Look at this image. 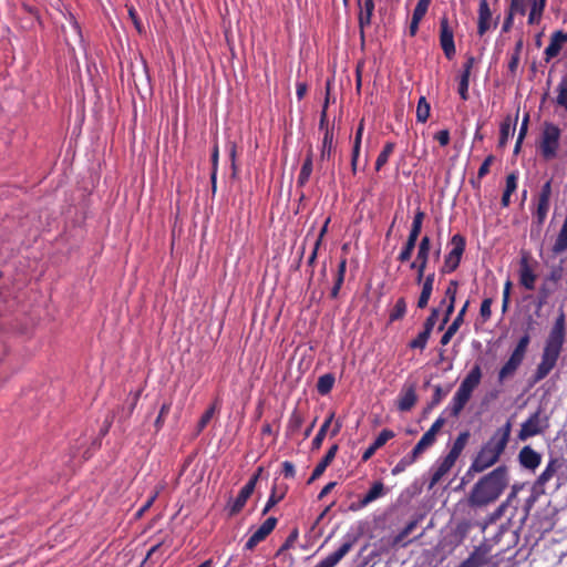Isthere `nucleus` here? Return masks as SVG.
Segmentation results:
<instances>
[{"label":"nucleus","instance_id":"24","mask_svg":"<svg viewBox=\"0 0 567 567\" xmlns=\"http://www.w3.org/2000/svg\"><path fill=\"white\" fill-rule=\"evenodd\" d=\"M434 277V274H430L425 277L422 291L417 301V307L421 309L427 306V302L433 291Z\"/></svg>","mask_w":567,"mask_h":567},{"label":"nucleus","instance_id":"54","mask_svg":"<svg viewBox=\"0 0 567 567\" xmlns=\"http://www.w3.org/2000/svg\"><path fill=\"white\" fill-rule=\"evenodd\" d=\"M169 409H171V404H168V403H165L162 405V408L159 410V414L154 423L157 431L162 427V425L164 423V416L169 412Z\"/></svg>","mask_w":567,"mask_h":567},{"label":"nucleus","instance_id":"13","mask_svg":"<svg viewBox=\"0 0 567 567\" xmlns=\"http://www.w3.org/2000/svg\"><path fill=\"white\" fill-rule=\"evenodd\" d=\"M542 432L539 414H533L526 422L522 424L518 437L522 441Z\"/></svg>","mask_w":567,"mask_h":567},{"label":"nucleus","instance_id":"17","mask_svg":"<svg viewBox=\"0 0 567 567\" xmlns=\"http://www.w3.org/2000/svg\"><path fill=\"white\" fill-rule=\"evenodd\" d=\"M353 543H344L337 551L329 555L315 567H334L352 548Z\"/></svg>","mask_w":567,"mask_h":567},{"label":"nucleus","instance_id":"23","mask_svg":"<svg viewBox=\"0 0 567 567\" xmlns=\"http://www.w3.org/2000/svg\"><path fill=\"white\" fill-rule=\"evenodd\" d=\"M481 378V368L478 365H475L466 375V378L462 381L460 388L472 394L473 390L480 384Z\"/></svg>","mask_w":567,"mask_h":567},{"label":"nucleus","instance_id":"7","mask_svg":"<svg viewBox=\"0 0 567 567\" xmlns=\"http://www.w3.org/2000/svg\"><path fill=\"white\" fill-rule=\"evenodd\" d=\"M61 14L64 18V22L61 23V30L64 34L65 42L70 48L74 49L75 45L82 43L81 30L72 16L66 17L62 12Z\"/></svg>","mask_w":567,"mask_h":567},{"label":"nucleus","instance_id":"38","mask_svg":"<svg viewBox=\"0 0 567 567\" xmlns=\"http://www.w3.org/2000/svg\"><path fill=\"white\" fill-rule=\"evenodd\" d=\"M393 150H394V144L386 143L383 151L380 153V155L377 158V163H375L377 171H380L381 167L385 165V163L388 162V158L391 155V153L393 152Z\"/></svg>","mask_w":567,"mask_h":567},{"label":"nucleus","instance_id":"63","mask_svg":"<svg viewBox=\"0 0 567 567\" xmlns=\"http://www.w3.org/2000/svg\"><path fill=\"white\" fill-rule=\"evenodd\" d=\"M445 423V420L443 417H439L433 424L432 426L430 427V430L427 431V433H432V436L435 439L436 437V434L440 432V430L442 429V426L444 425Z\"/></svg>","mask_w":567,"mask_h":567},{"label":"nucleus","instance_id":"59","mask_svg":"<svg viewBox=\"0 0 567 567\" xmlns=\"http://www.w3.org/2000/svg\"><path fill=\"white\" fill-rule=\"evenodd\" d=\"M493 161H494V157L492 155H489L485 158V161L483 162V164L481 165V167L478 169V178H482L483 176H485L488 173L489 166L493 163Z\"/></svg>","mask_w":567,"mask_h":567},{"label":"nucleus","instance_id":"26","mask_svg":"<svg viewBox=\"0 0 567 567\" xmlns=\"http://www.w3.org/2000/svg\"><path fill=\"white\" fill-rule=\"evenodd\" d=\"M384 493V485L382 482H375L367 495L360 501V507H365L371 502L381 497Z\"/></svg>","mask_w":567,"mask_h":567},{"label":"nucleus","instance_id":"36","mask_svg":"<svg viewBox=\"0 0 567 567\" xmlns=\"http://www.w3.org/2000/svg\"><path fill=\"white\" fill-rule=\"evenodd\" d=\"M311 172H312V158H311V154H309L301 167V172L298 177V184L305 185L307 183V181L309 179Z\"/></svg>","mask_w":567,"mask_h":567},{"label":"nucleus","instance_id":"43","mask_svg":"<svg viewBox=\"0 0 567 567\" xmlns=\"http://www.w3.org/2000/svg\"><path fill=\"white\" fill-rule=\"evenodd\" d=\"M430 3L431 0H419L413 11L412 18H415V20H422L429 9Z\"/></svg>","mask_w":567,"mask_h":567},{"label":"nucleus","instance_id":"14","mask_svg":"<svg viewBox=\"0 0 567 567\" xmlns=\"http://www.w3.org/2000/svg\"><path fill=\"white\" fill-rule=\"evenodd\" d=\"M567 42V33L556 31L551 34L550 43L545 50L546 60H550L558 55L561 47Z\"/></svg>","mask_w":567,"mask_h":567},{"label":"nucleus","instance_id":"2","mask_svg":"<svg viewBox=\"0 0 567 567\" xmlns=\"http://www.w3.org/2000/svg\"><path fill=\"white\" fill-rule=\"evenodd\" d=\"M565 312L560 310L546 340L542 360L532 380L533 384L545 379L555 368L565 341Z\"/></svg>","mask_w":567,"mask_h":567},{"label":"nucleus","instance_id":"61","mask_svg":"<svg viewBox=\"0 0 567 567\" xmlns=\"http://www.w3.org/2000/svg\"><path fill=\"white\" fill-rule=\"evenodd\" d=\"M445 394H446V392H444L440 385H436L434 389V395L432 398L430 406H434V405L439 404Z\"/></svg>","mask_w":567,"mask_h":567},{"label":"nucleus","instance_id":"55","mask_svg":"<svg viewBox=\"0 0 567 567\" xmlns=\"http://www.w3.org/2000/svg\"><path fill=\"white\" fill-rule=\"evenodd\" d=\"M128 17L130 19L132 20L135 29L137 30L138 33H143L144 31V28L143 25L141 24L138 18H137V14H136V11L133 7H128Z\"/></svg>","mask_w":567,"mask_h":567},{"label":"nucleus","instance_id":"4","mask_svg":"<svg viewBox=\"0 0 567 567\" xmlns=\"http://www.w3.org/2000/svg\"><path fill=\"white\" fill-rule=\"evenodd\" d=\"M560 131L554 124H546L542 138V154L549 159L556 155Z\"/></svg>","mask_w":567,"mask_h":567},{"label":"nucleus","instance_id":"18","mask_svg":"<svg viewBox=\"0 0 567 567\" xmlns=\"http://www.w3.org/2000/svg\"><path fill=\"white\" fill-rule=\"evenodd\" d=\"M523 359L524 358H522L515 353H512L511 358L503 365V368L501 369V371L498 373L499 382H504L506 379L513 377L515 371L517 370V368L520 365Z\"/></svg>","mask_w":567,"mask_h":567},{"label":"nucleus","instance_id":"64","mask_svg":"<svg viewBox=\"0 0 567 567\" xmlns=\"http://www.w3.org/2000/svg\"><path fill=\"white\" fill-rule=\"evenodd\" d=\"M445 423V420L443 417H439L433 424L432 426L430 427V430L427 431V433H432V436L435 439L436 437V434L440 432V430L442 429V426L444 425Z\"/></svg>","mask_w":567,"mask_h":567},{"label":"nucleus","instance_id":"12","mask_svg":"<svg viewBox=\"0 0 567 567\" xmlns=\"http://www.w3.org/2000/svg\"><path fill=\"white\" fill-rule=\"evenodd\" d=\"M550 195H551V186H550V182H547L543 185L542 192H540L539 198H538V205H537V212H536L538 224H543V221L545 220V218L547 216V213L549 209Z\"/></svg>","mask_w":567,"mask_h":567},{"label":"nucleus","instance_id":"58","mask_svg":"<svg viewBox=\"0 0 567 567\" xmlns=\"http://www.w3.org/2000/svg\"><path fill=\"white\" fill-rule=\"evenodd\" d=\"M297 538H298V530L293 529L291 532V534L288 536V538L286 539L285 544L280 547L278 554L282 553L284 550H286L288 548H290L295 544Z\"/></svg>","mask_w":567,"mask_h":567},{"label":"nucleus","instance_id":"39","mask_svg":"<svg viewBox=\"0 0 567 567\" xmlns=\"http://www.w3.org/2000/svg\"><path fill=\"white\" fill-rule=\"evenodd\" d=\"M373 10H374V6H369V4H364L363 8H361L360 13H359V23L362 29L365 25L370 24Z\"/></svg>","mask_w":567,"mask_h":567},{"label":"nucleus","instance_id":"16","mask_svg":"<svg viewBox=\"0 0 567 567\" xmlns=\"http://www.w3.org/2000/svg\"><path fill=\"white\" fill-rule=\"evenodd\" d=\"M518 458L522 466L529 470H535L540 463V455L530 446H524L518 454Z\"/></svg>","mask_w":567,"mask_h":567},{"label":"nucleus","instance_id":"34","mask_svg":"<svg viewBox=\"0 0 567 567\" xmlns=\"http://www.w3.org/2000/svg\"><path fill=\"white\" fill-rule=\"evenodd\" d=\"M430 104L427 103L424 96L420 97L417 107H416V118L419 122H426L430 116Z\"/></svg>","mask_w":567,"mask_h":567},{"label":"nucleus","instance_id":"52","mask_svg":"<svg viewBox=\"0 0 567 567\" xmlns=\"http://www.w3.org/2000/svg\"><path fill=\"white\" fill-rule=\"evenodd\" d=\"M394 436V433L390 430H383L374 441V447H381L384 445L390 439Z\"/></svg>","mask_w":567,"mask_h":567},{"label":"nucleus","instance_id":"40","mask_svg":"<svg viewBox=\"0 0 567 567\" xmlns=\"http://www.w3.org/2000/svg\"><path fill=\"white\" fill-rule=\"evenodd\" d=\"M362 132H363V123L361 122L359 127H358V131H357V134H355V138H354V145H353V154H352V168H353V171H355V167H357V158H358L359 151H360V143H361V137H362Z\"/></svg>","mask_w":567,"mask_h":567},{"label":"nucleus","instance_id":"51","mask_svg":"<svg viewBox=\"0 0 567 567\" xmlns=\"http://www.w3.org/2000/svg\"><path fill=\"white\" fill-rule=\"evenodd\" d=\"M457 287H458L457 281H455V280L450 281L449 287L446 288V291H445V297L449 299V305L454 306Z\"/></svg>","mask_w":567,"mask_h":567},{"label":"nucleus","instance_id":"25","mask_svg":"<svg viewBox=\"0 0 567 567\" xmlns=\"http://www.w3.org/2000/svg\"><path fill=\"white\" fill-rule=\"evenodd\" d=\"M471 395L472 394L470 392L458 388L453 399V404L451 409L452 415L457 416L461 413V411L470 400Z\"/></svg>","mask_w":567,"mask_h":567},{"label":"nucleus","instance_id":"15","mask_svg":"<svg viewBox=\"0 0 567 567\" xmlns=\"http://www.w3.org/2000/svg\"><path fill=\"white\" fill-rule=\"evenodd\" d=\"M492 11L487 0H480L477 32L483 35L491 27Z\"/></svg>","mask_w":567,"mask_h":567},{"label":"nucleus","instance_id":"44","mask_svg":"<svg viewBox=\"0 0 567 567\" xmlns=\"http://www.w3.org/2000/svg\"><path fill=\"white\" fill-rule=\"evenodd\" d=\"M217 411V405L214 403L200 417L198 422V432H200L213 419Z\"/></svg>","mask_w":567,"mask_h":567},{"label":"nucleus","instance_id":"37","mask_svg":"<svg viewBox=\"0 0 567 567\" xmlns=\"http://www.w3.org/2000/svg\"><path fill=\"white\" fill-rule=\"evenodd\" d=\"M419 518H415L413 520H411L403 529L400 534H398L394 538V544H403V545H406V543H404V539L416 528L417 524H419Z\"/></svg>","mask_w":567,"mask_h":567},{"label":"nucleus","instance_id":"5","mask_svg":"<svg viewBox=\"0 0 567 567\" xmlns=\"http://www.w3.org/2000/svg\"><path fill=\"white\" fill-rule=\"evenodd\" d=\"M423 219H424V213L419 210L414 216L412 229L410 231L405 247L399 256L400 261L404 262L411 258L413 249H414L416 240H417V237L421 233Z\"/></svg>","mask_w":567,"mask_h":567},{"label":"nucleus","instance_id":"27","mask_svg":"<svg viewBox=\"0 0 567 567\" xmlns=\"http://www.w3.org/2000/svg\"><path fill=\"white\" fill-rule=\"evenodd\" d=\"M416 394L413 386H409L401 399L399 400V409L401 411H409L416 402Z\"/></svg>","mask_w":567,"mask_h":567},{"label":"nucleus","instance_id":"9","mask_svg":"<svg viewBox=\"0 0 567 567\" xmlns=\"http://www.w3.org/2000/svg\"><path fill=\"white\" fill-rule=\"evenodd\" d=\"M440 42L447 59L455 54L453 29L450 27L447 18L443 17L440 21Z\"/></svg>","mask_w":567,"mask_h":567},{"label":"nucleus","instance_id":"56","mask_svg":"<svg viewBox=\"0 0 567 567\" xmlns=\"http://www.w3.org/2000/svg\"><path fill=\"white\" fill-rule=\"evenodd\" d=\"M437 318H439V310L434 308V309H432L430 317L426 319V321L424 323V329L432 332V329H433Z\"/></svg>","mask_w":567,"mask_h":567},{"label":"nucleus","instance_id":"45","mask_svg":"<svg viewBox=\"0 0 567 567\" xmlns=\"http://www.w3.org/2000/svg\"><path fill=\"white\" fill-rule=\"evenodd\" d=\"M405 309H406V305H405V301L403 298H400L395 306H394V309L392 311V313L390 315V319L393 321V320H398V319H401L404 313H405Z\"/></svg>","mask_w":567,"mask_h":567},{"label":"nucleus","instance_id":"47","mask_svg":"<svg viewBox=\"0 0 567 567\" xmlns=\"http://www.w3.org/2000/svg\"><path fill=\"white\" fill-rule=\"evenodd\" d=\"M514 133V127H512L509 122H504L501 126V137L499 145L504 146L511 135Z\"/></svg>","mask_w":567,"mask_h":567},{"label":"nucleus","instance_id":"6","mask_svg":"<svg viewBox=\"0 0 567 567\" xmlns=\"http://www.w3.org/2000/svg\"><path fill=\"white\" fill-rule=\"evenodd\" d=\"M451 243L453 248L445 258L444 266L442 268L443 272H451L455 270L464 252L465 240L461 235H454Z\"/></svg>","mask_w":567,"mask_h":567},{"label":"nucleus","instance_id":"62","mask_svg":"<svg viewBox=\"0 0 567 567\" xmlns=\"http://www.w3.org/2000/svg\"><path fill=\"white\" fill-rule=\"evenodd\" d=\"M435 140L439 141V143L442 145V146H445L449 144L450 142V133L447 130H442L440 132H437L435 134Z\"/></svg>","mask_w":567,"mask_h":567},{"label":"nucleus","instance_id":"11","mask_svg":"<svg viewBox=\"0 0 567 567\" xmlns=\"http://www.w3.org/2000/svg\"><path fill=\"white\" fill-rule=\"evenodd\" d=\"M277 518H267L261 526L249 537L246 543L247 549H252L258 543L264 540L276 527Z\"/></svg>","mask_w":567,"mask_h":567},{"label":"nucleus","instance_id":"21","mask_svg":"<svg viewBox=\"0 0 567 567\" xmlns=\"http://www.w3.org/2000/svg\"><path fill=\"white\" fill-rule=\"evenodd\" d=\"M456 460L453 458L450 455H446L444 460L441 462V464L437 466V468L434 471L430 487H433L435 484H437L445 474L450 472V470L454 466Z\"/></svg>","mask_w":567,"mask_h":567},{"label":"nucleus","instance_id":"50","mask_svg":"<svg viewBox=\"0 0 567 567\" xmlns=\"http://www.w3.org/2000/svg\"><path fill=\"white\" fill-rule=\"evenodd\" d=\"M529 344V336L528 334H525L524 337L520 338V340L518 341V344L516 346L515 350L513 351V353L524 358L525 357V353H526V350H527V347Z\"/></svg>","mask_w":567,"mask_h":567},{"label":"nucleus","instance_id":"30","mask_svg":"<svg viewBox=\"0 0 567 567\" xmlns=\"http://www.w3.org/2000/svg\"><path fill=\"white\" fill-rule=\"evenodd\" d=\"M333 417H334V413H330L329 416L327 417V420L324 421V423L321 425L318 434L316 435V437L313 439L312 441V446L313 449H319L322 444V441L333 421Z\"/></svg>","mask_w":567,"mask_h":567},{"label":"nucleus","instance_id":"49","mask_svg":"<svg viewBox=\"0 0 567 567\" xmlns=\"http://www.w3.org/2000/svg\"><path fill=\"white\" fill-rule=\"evenodd\" d=\"M284 494L277 495L276 486L272 488L271 495L262 511V515H266L281 498Z\"/></svg>","mask_w":567,"mask_h":567},{"label":"nucleus","instance_id":"42","mask_svg":"<svg viewBox=\"0 0 567 567\" xmlns=\"http://www.w3.org/2000/svg\"><path fill=\"white\" fill-rule=\"evenodd\" d=\"M430 334L431 332L424 329L422 332L419 333V336L414 340L411 341L410 347L423 350L426 346Z\"/></svg>","mask_w":567,"mask_h":567},{"label":"nucleus","instance_id":"53","mask_svg":"<svg viewBox=\"0 0 567 567\" xmlns=\"http://www.w3.org/2000/svg\"><path fill=\"white\" fill-rule=\"evenodd\" d=\"M468 81L470 76L467 74H462L460 85H458V93L463 100H467V90H468Z\"/></svg>","mask_w":567,"mask_h":567},{"label":"nucleus","instance_id":"33","mask_svg":"<svg viewBox=\"0 0 567 567\" xmlns=\"http://www.w3.org/2000/svg\"><path fill=\"white\" fill-rule=\"evenodd\" d=\"M544 8L545 4H543L542 2H538L537 0H532V9L528 17L529 24H535L539 22Z\"/></svg>","mask_w":567,"mask_h":567},{"label":"nucleus","instance_id":"28","mask_svg":"<svg viewBox=\"0 0 567 567\" xmlns=\"http://www.w3.org/2000/svg\"><path fill=\"white\" fill-rule=\"evenodd\" d=\"M435 442V439L432 436V433H424L417 444L414 446L412 451V461H414L420 454H422L427 447H430Z\"/></svg>","mask_w":567,"mask_h":567},{"label":"nucleus","instance_id":"10","mask_svg":"<svg viewBox=\"0 0 567 567\" xmlns=\"http://www.w3.org/2000/svg\"><path fill=\"white\" fill-rule=\"evenodd\" d=\"M430 247H431L430 238L427 236L423 237L421 243H420V246H419L416 261H413L411 264V268H413V269L416 268L417 269L416 281L419 284L422 281L423 276H424V271H425V268H426V264H427V259H429V254H430Z\"/></svg>","mask_w":567,"mask_h":567},{"label":"nucleus","instance_id":"3","mask_svg":"<svg viewBox=\"0 0 567 567\" xmlns=\"http://www.w3.org/2000/svg\"><path fill=\"white\" fill-rule=\"evenodd\" d=\"M511 432L512 423L507 421L505 425L497 429L491 439L481 447L470 467V471L474 473H482L497 463L508 444Z\"/></svg>","mask_w":567,"mask_h":567},{"label":"nucleus","instance_id":"46","mask_svg":"<svg viewBox=\"0 0 567 567\" xmlns=\"http://www.w3.org/2000/svg\"><path fill=\"white\" fill-rule=\"evenodd\" d=\"M507 507V503L503 502L491 515H488L486 524L491 525L496 523L505 514Z\"/></svg>","mask_w":567,"mask_h":567},{"label":"nucleus","instance_id":"32","mask_svg":"<svg viewBox=\"0 0 567 567\" xmlns=\"http://www.w3.org/2000/svg\"><path fill=\"white\" fill-rule=\"evenodd\" d=\"M334 383V377L330 373L323 374L319 378L317 383L318 392L321 394H327L330 392Z\"/></svg>","mask_w":567,"mask_h":567},{"label":"nucleus","instance_id":"41","mask_svg":"<svg viewBox=\"0 0 567 567\" xmlns=\"http://www.w3.org/2000/svg\"><path fill=\"white\" fill-rule=\"evenodd\" d=\"M332 151V134L327 130L323 142H322V150H321V159L330 158Z\"/></svg>","mask_w":567,"mask_h":567},{"label":"nucleus","instance_id":"20","mask_svg":"<svg viewBox=\"0 0 567 567\" xmlns=\"http://www.w3.org/2000/svg\"><path fill=\"white\" fill-rule=\"evenodd\" d=\"M337 451H338V445L334 444L332 445L328 453L326 454V456L321 460V462L316 466V468L313 470L312 472V475L311 477L309 478L308 483H312L315 480H317L318 477H320L323 472L326 471L327 466L333 461L336 454H337Z\"/></svg>","mask_w":567,"mask_h":567},{"label":"nucleus","instance_id":"31","mask_svg":"<svg viewBox=\"0 0 567 567\" xmlns=\"http://www.w3.org/2000/svg\"><path fill=\"white\" fill-rule=\"evenodd\" d=\"M556 103L567 111V73L561 78L557 87Z\"/></svg>","mask_w":567,"mask_h":567},{"label":"nucleus","instance_id":"29","mask_svg":"<svg viewBox=\"0 0 567 567\" xmlns=\"http://www.w3.org/2000/svg\"><path fill=\"white\" fill-rule=\"evenodd\" d=\"M468 437H470V433L468 432H463L461 433L457 439L455 440L451 451L449 452L447 455L452 456L453 458L457 460V457L460 456V454L462 453L463 449L465 447L467 441H468Z\"/></svg>","mask_w":567,"mask_h":567},{"label":"nucleus","instance_id":"48","mask_svg":"<svg viewBox=\"0 0 567 567\" xmlns=\"http://www.w3.org/2000/svg\"><path fill=\"white\" fill-rule=\"evenodd\" d=\"M535 279H536V277L533 275V272L528 268H525L522 271V284L524 285L525 288L534 289Z\"/></svg>","mask_w":567,"mask_h":567},{"label":"nucleus","instance_id":"19","mask_svg":"<svg viewBox=\"0 0 567 567\" xmlns=\"http://www.w3.org/2000/svg\"><path fill=\"white\" fill-rule=\"evenodd\" d=\"M467 306H468V301L465 302V305L460 310V312L456 316V318L454 319V321L451 323V326L447 328V330L443 334V337L441 339V343L443 346H446L451 341L452 337L457 332L460 326L463 323Z\"/></svg>","mask_w":567,"mask_h":567},{"label":"nucleus","instance_id":"1","mask_svg":"<svg viewBox=\"0 0 567 567\" xmlns=\"http://www.w3.org/2000/svg\"><path fill=\"white\" fill-rule=\"evenodd\" d=\"M509 476L506 466H498L481 477L472 487L467 504L473 508H483L493 504L508 486Z\"/></svg>","mask_w":567,"mask_h":567},{"label":"nucleus","instance_id":"22","mask_svg":"<svg viewBox=\"0 0 567 567\" xmlns=\"http://www.w3.org/2000/svg\"><path fill=\"white\" fill-rule=\"evenodd\" d=\"M251 485L252 484H246L241 491L239 492L237 498L234 501V503L229 506V515H236L237 513H239L243 507L245 506L247 499L250 497V495L252 494V489H251Z\"/></svg>","mask_w":567,"mask_h":567},{"label":"nucleus","instance_id":"35","mask_svg":"<svg viewBox=\"0 0 567 567\" xmlns=\"http://www.w3.org/2000/svg\"><path fill=\"white\" fill-rule=\"evenodd\" d=\"M485 564V554L475 550L460 567H482Z\"/></svg>","mask_w":567,"mask_h":567},{"label":"nucleus","instance_id":"60","mask_svg":"<svg viewBox=\"0 0 567 567\" xmlns=\"http://www.w3.org/2000/svg\"><path fill=\"white\" fill-rule=\"evenodd\" d=\"M516 175L514 173L509 174L506 178V189L505 192L513 194L516 189Z\"/></svg>","mask_w":567,"mask_h":567},{"label":"nucleus","instance_id":"57","mask_svg":"<svg viewBox=\"0 0 567 567\" xmlns=\"http://www.w3.org/2000/svg\"><path fill=\"white\" fill-rule=\"evenodd\" d=\"M491 306L492 299L487 298L483 300L480 312L484 320H487L491 317Z\"/></svg>","mask_w":567,"mask_h":567},{"label":"nucleus","instance_id":"8","mask_svg":"<svg viewBox=\"0 0 567 567\" xmlns=\"http://www.w3.org/2000/svg\"><path fill=\"white\" fill-rule=\"evenodd\" d=\"M132 78L136 89L141 93L150 92V75L147 65L143 59H140L135 64H132Z\"/></svg>","mask_w":567,"mask_h":567}]
</instances>
